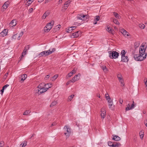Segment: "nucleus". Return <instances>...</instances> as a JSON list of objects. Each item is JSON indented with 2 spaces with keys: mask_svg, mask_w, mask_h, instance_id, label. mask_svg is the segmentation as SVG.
<instances>
[{
  "mask_svg": "<svg viewBox=\"0 0 147 147\" xmlns=\"http://www.w3.org/2000/svg\"><path fill=\"white\" fill-rule=\"evenodd\" d=\"M145 50L144 46L142 45L139 48V54L134 55L135 60L136 61H141L146 58L147 54L145 53Z\"/></svg>",
  "mask_w": 147,
  "mask_h": 147,
  "instance_id": "obj_1",
  "label": "nucleus"
},
{
  "mask_svg": "<svg viewBox=\"0 0 147 147\" xmlns=\"http://www.w3.org/2000/svg\"><path fill=\"white\" fill-rule=\"evenodd\" d=\"M55 51V49L53 48L51 50L49 49L47 51H45L40 53L37 56L38 58H40L42 57H46L49 55L51 54Z\"/></svg>",
  "mask_w": 147,
  "mask_h": 147,
  "instance_id": "obj_2",
  "label": "nucleus"
},
{
  "mask_svg": "<svg viewBox=\"0 0 147 147\" xmlns=\"http://www.w3.org/2000/svg\"><path fill=\"white\" fill-rule=\"evenodd\" d=\"M108 53L109 54V57L111 59H116L118 58L119 55V53L116 51H109Z\"/></svg>",
  "mask_w": 147,
  "mask_h": 147,
  "instance_id": "obj_3",
  "label": "nucleus"
},
{
  "mask_svg": "<svg viewBox=\"0 0 147 147\" xmlns=\"http://www.w3.org/2000/svg\"><path fill=\"white\" fill-rule=\"evenodd\" d=\"M63 130L64 131V134L66 136L67 138L69 137L71 132L70 128L69 127L65 125L63 128Z\"/></svg>",
  "mask_w": 147,
  "mask_h": 147,
  "instance_id": "obj_4",
  "label": "nucleus"
},
{
  "mask_svg": "<svg viewBox=\"0 0 147 147\" xmlns=\"http://www.w3.org/2000/svg\"><path fill=\"white\" fill-rule=\"evenodd\" d=\"M54 24V21H51L50 23L47 24L44 28V30L45 32H49L52 28V26Z\"/></svg>",
  "mask_w": 147,
  "mask_h": 147,
  "instance_id": "obj_5",
  "label": "nucleus"
},
{
  "mask_svg": "<svg viewBox=\"0 0 147 147\" xmlns=\"http://www.w3.org/2000/svg\"><path fill=\"white\" fill-rule=\"evenodd\" d=\"M42 84H41L38 86V88H39L38 89V91L36 92L39 94H41L47 91L46 90L45 87H43L41 86Z\"/></svg>",
  "mask_w": 147,
  "mask_h": 147,
  "instance_id": "obj_6",
  "label": "nucleus"
},
{
  "mask_svg": "<svg viewBox=\"0 0 147 147\" xmlns=\"http://www.w3.org/2000/svg\"><path fill=\"white\" fill-rule=\"evenodd\" d=\"M81 34V32L80 31H77L72 33L71 37L72 38H76L79 36Z\"/></svg>",
  "mask_w": 147,
  "mask_h": 147,
  "instance_id": "obj_7",
  "label": "nucleus"
},
{
  "mask_svg": "<svg viewBox=\"0 0 147 147\" xmlns=\"http://www.w3.org/2000/svg\"><path fill=\"white\" fill-rule=\"evenodd\" d=\"M120 32L122 33L125 37H127L129 35V33L128 32H127L123 28H122L120 29Z\"/></svg>",
  "mask_w": 147,
  "mask_h": 147,
  "instance_id": "obj_8",
  "label": "nucleus"
},
{
  "mask_svg": "<svg viewBox=\"0 0 147 147\" xmlns=\"http://www.w3.org/2000/svg\"><path fill=\"white\" fill-rule=\"evenodd\" d=\"M86 15H84L83 14H78L77 16V18L79 20H84L86 19Z\"/></svg>",
  "mask_w": 147,
  "mask_h": 147,
  "instance_id": "obj_9",
  "label": "nucleus"
},
{
  "mask_svg": "<svg viewBox=\"0 0 147 147\" xmlns=\"http://www.w3.org/2000/svg\"><path fill=\"white\" fill-rule=\"evenodd\" d=\"M8 30L7 29H4L0 33V36L4 37L6 36L8 33Z\"/></svg>",
  "mask_w": 147,
  "mask_h": 147,
  "instance_id": "obj_10",
  "label": "nucleus"
},
{
  "mask_svg": "<svg viewBox=\"0 0 147 147\" xmlns=\"http://www.w3.org/2000/svg\"><path fill=\"white\" fill-rule=\"evenodd\" d=\"M112 136V139L116 141H118L121 140L120 138L118 136L115 135H113Z\"/></svg>",
  "mask_w": 147,
  "mask_h": 147,
  "instance_id": "obj_11",
  "label": "nucleus"
},
{
  "mask_svg": "<svg viewBox=\"0 0 147 147\" xmlns=\"http://www.w3.org/2000/svg\"><path fill=\"white\" fill-rule=\"evenodd\" d=\"M16 19H14L11 21L9 24V26L10 27H13L15 26L16 24Z\"/></svg>",
  "mask_w": 147,
  "mask_h": 147,
  "instance_id": "obj_12",
  "label": "nucleus"
},
{
  "mask_svg": "<svg viewBox=\"0 0 147 147\" xmlns=\"http://www.w3.org/2000/svg\"><path fill=\"white\" fill-rule=\"evenodd\" d=\"M135 107L134 102H132V103L130 105V107H127L126 108V111L129 110L133 109Z\"/></svg>",
  "mask_w": 147,
  "mask_h": 147,
  "instance_id": "obj_13",
  "label": "nucleus"
},
{
  "mask_svg": "<svg viewBox=\"0 0 147 147\" xmlns=\"http://www.w3.org/2000/svg\"><path fill=\"white\" fill-rule=\"evenodd\" d=\"M108 104L109 108L113 110L114 109L115 106L113 105V102H108Z\"/></svg>",
  "mask_w": 147,
  "mask_h": 147,
  "instance_id": "obj_14",
  "label": "nucleus"
},
{
  "mask_svg": "<svg viewBox=\"0 0 147 147\" xmlns=\"http://www.w3.org/2000/svg\"><path fill=\"white\" fill-rule=\"evenodd\" d=\"M79 75V76H80V74L76 75L74 77H73L70 81L72 82H74L78 80L79 79V78H78V77Z\"/></svg>",
  "mask_w": 147,
  "mask_h": 147,
  "instance_id": "obj_15",
  "label": "nucleus"
},
{
  "mask_svg": "<svg viewBox=\"0 0 147 147\" xmlns=\"http://www.w3.org/2000/svg\"><path fill=\"white\" fill-rule=\"evenodd\" d=\"M121 61L123 62H127L128 61V59L126 56L121 57Z\"/></svg>",
  "mask_w": 147,
  "mask_h": 147,
  "instance_id": "obj_16",
  "label": "nucleus"
},
{
  "mask_svg": "<svg viewBox=\"0 0 147 147\" xmlns=\"http://www.w3.org/2000/svg\"><path fill=\"white\" fill-rule=\"evenodd\" d=\"M52 86V84L48 83L45 84V88L46 90V91H47L49 89V88H51Z\"/></svg>",
  "mask_w": 147,
  "mask_h": 147,
  "instance_id": "obj_17",
  "label": "nucleus"
},
{
  "mask_svg": "<svg viewBox=\"0 0 147 147\" xmlns=\"http://www.w3.org/2000/svg\"><path fill=\"white\" fill-rule=\"evenodd\" d=\"M70 3V1L69 0L68 1H67L65 2V4H64V9L65 10H66V9H67V8L69 6Z\"/></svg>",
  "mask_w": 147,
  "mask_h": 147,
  "instance_id": "obj_18",
  "label": "nucleus"
},
{
  "mask_svg": "<svg viewBox=\"0 0 147 147\" xmlns=\"http://www.w3.org/2000/svg\"><path fill=\"white\" fill-rule=\"evenodd\" d=\"M100 20V17L99 16H95L94 18V22H93V24H97V22L98 21Z\"/></svg>",
  "mask_w": 147,
  "mask_h": 147,
  "instance_id": "obj_19",
  "label": "nucleus"
},
{
  "mask_svg": "<svg viewBox=\"0 0 147 147\" xmlns=\"http://www.w3.org/2000/svg\"><path fill=\"white\" fill-rule=\"evenodd\" d=\"M49 15V12L48 11H46L42 16V19H44L46 18Z\"/></svg>",
  "mask_w": 147,
  "mask_h": 147,
  "instance_id": "obj_20",
  "label": "nucleus"
},
{
  "mask_svg": "<svg viewBox=\"0 0 147 147\" xmlns=\"http://www.w3.org/2000/svg\"><path fill=\"white\" fill-rule=\"evenodd\" d=\"M9 3V2L7 1L5 2L4 5L3 6V7L4 9H6L8 7V5Z\"/></svg>",
  "mask_w": 147,
  "mask_h": 147,
  "instance_id": "obj_21",
  "label": "nucleus"
},
{
  "mask_svg": "<svg viewBox=\"0 0 147 147\" xmlns=\"http://www.w3.org/2000/svg\"><path fill=\"white\" fill-rule=\"evenodd\" d=\"M107 31L110 33H111L112 34H113L114 33V31L113 30H112L111 28L109 27H107Z\"/></svg>",
  "mask_w": 147,
  "mask_h": 147,
  "instance_id": "obj_22",
  "label": "nucleus"
},
{
  "mask_svg": "<svg viewBox=\"0 0 147 147\" xmlns=\"http://www.w3.org/2000/svg\"><path fill=\"white\" fill-rule=\"evenodd\" d=\"M27 77V75L26 74H23L21 75V81H24L26 79Z\"/></svg>",
  "mask_w": 147,
  "mask_h": 147,
  "instance_id": "obj_23",
  "label": "nucleus"
},
{
  "mask_svg": "<svg viewBox=\"0 0 147 147\" xmlns=\"http://www.w3.org/2000/svg\"><path fill=\"white\" fill-rule=\"evenodd\" d=\"M106 111L104 109H102V118L104 119L106 115Z\"/></svg>",
  "mask_w": 147,
  "mask_h": 147,
  "instance_id": "obj_24",
  "label": "nucleus"
},
{
  "mask_svg": "<svg viewBox=\"0 0 147 147\" xmlns=\"http://www.w3.org/2000/svg\"><path fill=\"white\" fill-rule=\"evenodd\" d=\"M113 144V147H119L121 145V144L118 142H114Z\"/></svg>",
  "mask_w": 147,
  "mask_h": 147,
  "instance_id": "obj_25",
  "label": "nucleus"
},
{
  "mask_svg": "<svg viewBox=\"0 0 147 147\" xmlns=\"http://www.w3.org/2000/svg\"><path fill=\"white\" fill-rule=\"evenodd\" d=\"M139 135L140 138L142 139L144 136V132L143 130H142L141 131L139 132Z\"/></svg>",
  "mask_w": 147,
  "mask_h": 147,
  "instance_id": "obj_26",
  "label": "nucleus"
},
{
  "mask_svg": "<svg viewBox=\"0 0 147 147\" xmlns=\"http://www.w3.org/2000/svg\"><path fill=\"white\" fill-rule=\"evenodd\" d=\"M105 96L107 100L108 101H109L111 100V98L110 97L109 94L107 93H106L105 95Z\"/></svg>",
  "mask_w": 147,
  "mask_h": 147,
  "instance_id": "obj_27",
  "label": "nucleus"
},
{
  "mask_svg": "<svg viewBox=\"0 0 147 147\" xmlns=\"http://www.w3.org/2000/svg\"><path fill=\"white\" fill-rule=\"evenodd\" d=\"M27 51V49H26L25 48L24 49V51H23V53L22 54V55L21 56V58L20 59V60H21V59H22V57L24 56V55H25L26 54V51Z\"/></svg>",
  "mask_w": 147,
  "mask_h": 147,
  "instance_id": "obj_28",
  "label": "nucleus"
},
{
  "mask_svg": "<svg viewBox=\"0 0 147 147\" xmlns=\"http://www.w3.org/2000/svg\"><path fill=\"white\" fill-rule=\"evenodd\" d=\"M140 45V43L139 42H136L134 44V47L135 49L137 48Z\"/></svg>",
  "mask_w": 147,
  "mask_h": 147,
  "instance_id": "obj_29",
  "label": "nucleus"
},
{
  "mask_svg": "<svg viewBox=\"0 0 147 147\" xmlns=\"http://www.w3.org/2000/svg\"><path fill=\"white\" fill-rule=\"evenodd\" d=\"M27 142L26 141H24L23 142V143H22L20 144V147H23L27 145Z\"/></svg>",
  "mask_w": 147,
  "mask_h": 147,
  "instance_id": "obj_30",
  "label": "nucleus"
},
{
  "mask_svg": "<svg viewBox=\"0 0 147 147\" xmlns=\"http://www.w3.org/2000/svg\"><path fill=\"white\" fill-rule=\"evenodd\" d=\"M113 14L117 19H120V17L117 13L114 12H113Z\"/></svg>",
  "mask_w": 147,
  "mask_h": 147,
  "instance_id": "obj_31",
  "label": "nucleus"
},
{
  "mask_svg": "<svg viewBox=\"0 0 147 147\" xmlns=\"http://www.w3.org/2000/svg\"><path fill=\"white\" fill-rule=\"evenodd\" d=\"M102 69L105 73H107L108 71V69L105 66H102Z\"/></svg>",
  "mask_w": 147,
  "mask_h": 147,
  "instance_id": "obj_32",
  "label": "nucleus"
},
{
  "mask_svg": "<svg viewBox=\"0 0 147 147\" xmlns=\"http://www.w3.org/2000/svg\"><path fill=\"white\" fill-rule=\"evenodd\" d=\"M113 22L117 25H119V23L118 21V20L116 19H114L113 20Z\"/></svg>",
  "mask_w": 147,
  "mask_h": 147,
  "instance_id": "obj_33",
  "label": "nucleus"
},
{
  "mask_svg": "<svg viewBox=\"0 0 147 147\" xmlns=\"http://www.w3.org/2000/svg\"><path fill=\"white\" fill-rule=\"evenodd\" d=\"M117 77L118 78L119 81L123 80L122 78L121 75V74H117Z\"/></svg>",
  "mask_w": 147,
  "mask_h": 147,
  "instance_id": "obj_34",
  "label": "nucleus"
},
{
  "mask_svg": "<svg viewBox=\"0 0 147 147\" xmlns=\"http://www.w3.org/2000/svg\"><path fill=\"white\" fill-rule=\"evenodd\" d=\"M126 53V52L124 50H122L121 52V57L125 56V55Z\"/></svg>",
  "mask_w": 147,
  "mask_h": 147,
  "instance_id": "obj_35",
  "label": "nucleus"
},
{
  "mask_svg": "<svg viewBox=\"0 0 147 147\" xmlns=\"http://www.w3.org/2000/svg\"><path fill=\"white\" fill-rule=\"evenodd\" d=\"M113 143H113V142L109 141L108 142V144L109 146L113 147V145L114 144Z\"/></svg>",
  "mask_w": 147,
  "mask_h": 147,
  "instance_id": "obj_36",
  "label": "nucleus"
},
{
  "mask_svg": "<svg viewBox=\"0 0 147 147\" xmlns=\"http://www.w3.org/2000/svg\"><path fill=\"white\" fill-rule=\"evenodd\" d=\"M57 103V102H52V103L50 105V107H52L55 105Z\"/></svg>",
  "mask_w": 147,
  "mask_h": 147,
  "instance_id": "obj_37",
  "label": "nucleus"
},
{
  "mask_svg": "<svg viewBox=\"0 0 147 147\" xmlns=\"http://www.w3.org/2000/svg\"><path fill=\"white\" fill-rule=\"evenodd\" d=\"M72 31V29H71V27H69L68 28L66 29V32H67L69 33L71 32Z\"/></svg>",
  "mask_w": 147,
  "mask_h": 147,
  "instance_id": "obj_38",
  "label": "nucleus"
},
{
  "mask_svg": "<svg viewBox=\"0 0 147 147\" xmlns=\"http://www.w3.org/2000/svg\"><path fill=\"white\" fill-rule=\"evenodd\" d=\"M60 28V25H59L56 26L54 29H56V31H57L58 30H59Z\"/></svg>",
  "mask_w": 147,
  "mask_h": 147,
  "instance_id": "obj_39",
  "label": "nucleus"
},
{
  "mask_svg": "<svg viewBox=\"0 0 147 147\" xmlns=\"http://www.w3.org/2000/svg\"><path fill=\"white\" fill-rule=\"evenodd\" d=\"M30 113V111H26L24 113L23 115H27Z\"/></svg>",
  "mask_w": 147,
  "mask_h": 147,
  "instance_id": "obj_40",
  "label": "nucleus"
},
{
  "mask_svg": "<svg viewBox=\"0 0 147 147\" xmlns=\"http://www.w3.org/2000/svg\"><path fill=\"white\" fill-rule=\"evenodd\" d=\"M74 96V95H72L68 97V99L69 100L71 101Z\"/></svg>",
  "mask_w": 147,
  "mask_h": 147,
  "instance_id": "obj_41",
  "label": "nucleus"
},
{
  "mask_svg": "<svg viewBox=\"0 0 147 147\" xmlns=\"http://www.w3.org/2000/svg\"><path fill=\"white\" fill-rule=\"evenodd\" d=\"M34 0H28L27 2L28 3L27 5H29L32 3Z\"/></svg>",
  "mask_w": 147,
  "mask_h": 147,
  "instance_id": "obj_42",
  "label": "nucleus"
},
{
  "mask_svg": "<svg viewBox=\"0 0 147 147\" xmlns=\"http://www.w3.org/2000/svg\"><path fill=\"white\" fill-rule=\"evenodd\" d=\"M119 81L121 83V86H124V83L123 80H122Z\"/></svg>",
  "mask_w": 147,
  "mask_h": 147,
  "instance_id": "obj_43",
  "label": "nucleus"
},
{
  "mask_svg": "<svg viewBox=\"0 0 147 147\" xmlns=\"http://www.w3.org/2000/svg\"><path fill=\"white\" fill-rule=\"evenodd\" d=\"M140 27L142 28V29H144L145 27V25L143 24H140L139 25Z\"/></svg>",
  "mask_w": 147,
  "mask_h": 147,
  "instance_id": "obj_44",
  "label": "nucleus"
},
{
  "mask_svg": "<svg viewBox=\"0 0 147 147\" xmlns=\"http://www.w3.org/2000/svg\"><path fill=\"white\" fill-rule=\"evenodd\" d=\"M58 77V75H55L53 76L52 77L53 79H54V80H55Z\"/></svg>",
  "mask_w": 147,
  "mask_h": 147,
  "instance_id": "obj_45",
  "label": "nucleus"
},
{
  "mask_svg": "<svg viewBox=\"0 0 147 147\" xmlns=\"http://www.w3.org/2000/svg\"><path fill=\"white\" fill-rule=\"evenodd\" d=\"M9 85L8 84H6L3 87V89H4V90L6 89L7 87L9 86Z\"/></svg>",
  "mask_w": 147,
  "mask_h": 147,
  "instance_id": "obj_46",
  "label": "nucleus"
},
{
  "mask_svg": "<svg viewBox=\"0 0 147 147\" xmlns=\"http://www.w3.org/2000/svg\"><path fill=\"white\" fill-rule=\"evenodd\" d=\"M24 34V32L23 31H22L20 34V35L19 36V37H20V36H22Z\"/></svg>",
  "mask_w": 147,
  "mask_h": 147,
  "instance_id": "obj_47",
  "label": "nucleus"
},
{
  "mask_svg": "<svg viewBox=\"0 0 147 147\" xmlns=\"http://www.w3.org/2000/svg\"><path fill=\"white\" fill-rule=\"evenodd\" d=\"M71 72L72 74H73L76 73V70L74 69Z\"/></svg>",
  "mask_w": 147,
  "mask_h": 147,
  "instance_id": "obj_48",
  "label": "nucleus"
},
{
  "mask_svg": "<svg viewBox=\"0 0 147 147\" xmlns=\"http://www.w3.org/2000/svg\"><path fill=\"white\" fill-rule=\"evenodd\" d=\"M4 145V142L3 141H1L0 142V146H3Z\"/></svg>",
  "mask_w": 147,
  "mask_h": 147,
  "instance_id": "obj_49",
  "label": "nucleus"
},
{
  "mask_svg": "<svg viewBox=\"0 0 147 147\" xmlns=\"http://www.w3.org/2000/svg\"><path fill=\"white\" fill-rule=\"evenodd\" d=\"M70 27L71 28V29H72V31L74 30L75 29H76V27L74 26H72Z\"/></svg>",
  "mask_w": 147,
  "mask_h": 147,
  "instance_id": "obj_50",
  "label": "nucleus"
},
{
  "mask_svg": "<svg viewBox=\"0 0 147 147\" xmlns=\"http://www.w3.org/2000/svg\"><path fill=\"white\" fill-rule=\"evenodd\" d=\"M4 89H3V88H2V89H1V94H2L3 92H4Z\"/></svg>",
  "mask_w": 147,
  "mask_h": 147,
  "instance_id": "obj_51",
  "label": "nucleus"
},
{
  "mask_svg": "<svg viewBox=\"0 0 147 147\" xmlns=\"http://www.w3.org/2000/svg\"><path fill=\"white\" fill-rule=\"evenodd\" d=\"M49 75H47L46 76V77L45 78V79L46 80H47V79H48V78H49Z\"/></svg>",
  "mask_w": 147,
  "mask_h": 147,
  "instance_id": "obj_52",
  "label": "nucleus"
},
{
  "mask_svg": "<svg viewBox=\"0 0 147 147\" xmlns=\"http://www.w3.org/2000/svg\"><path fill=\"white\" fill-rule=\"evenodd\" d=\"M144 123L145 124L146 126L147 127V119L144 121Z\"/></svg>",
  "mask_w": 147,
  "mask_h": 147,
  "instance_id": "obj_53",
  "label": "nucleus"
},
{
  "mask_svg": "<svg viewBox=\"0 0 147 147\" xmlns=\"http://www.w3.org/2000/svg\"><path fill=\"white\" fill-rule=\"evenodd\" d=\"M27 50H28L29 49V45H27V46L25 47V48Z\"/></svg>",
  "mask_w": 147,
  "mask_h": 147,
  "instance_id": "obj_54",
  "label": "nucleus"
},
{
  "mask_svg": "<svg viewBox=\"0 0 147 147\" xmlns=\"http://www.w3.org/2000/svg\"><path fill=\"white\" fill-rule=\"evenodd\" d=\"M68 75L70 77L72 76V75H73L71 73V72H70L68 74Z\"/></svg>",
  "mask_w": 147,
  "mask_h": 147,
  "instance_id": "obj_55",
  "label": "nucleus"
},
{
  "mask_svg": "<svg viewBox=\"0 0 147 147\" xmlns=\"http://www.w3.org/2000/svg\"><path fill=\"white\" fill-rule=\"evenodd\" d=\"M32 11H33V8H31L29 9V11L30 13Z\"/></svg>",
  "mask_w": 147,
  "mask_h": 147,
  "instance_id": "obj_56",
  "label": "nucleus"
},
{
  "mask_svg": "<svg viewBox=\"0 0 147 147\" xmlns=\"http://www.w3.org/2000/svg\"><path fill=\"white\" fill-rule=\"evenodd\" d=\"M145 85L147 88V80H146L145 83Z\"/></svg>",
  "mask_w": 147,
  "mask_h": 147,
  "instance_id": "obj_57",
  "label": "nucleus"
},
{
  "mask_svg": "<svg viewBox=\"0 0 147 147\" xmlns=\"http://www.w3.org/2000/svg\"><path fill=\"white\" fill-rule=\"evenodd\" d=\"M62 0H59V4L61 3H62Z\"/></svg>",
  "mask_w": 147,
  "mask_h": 147,
  "instance_id": "obj_58",
  "label": "nucleus"
},
{
  "mask_svg": "<svg viewBox=\"0 0 147 147\" xmlns=\"http://www.w3.org/2000/svg\"><path fill=\"white\" fill-rule=\"evenodd\" d=\"M56 125V123H53L51 124V126L55 125Z\"/></svg>",
  "mask_w": 147,
  "mask_h": 147,
  "instance_id": "obj_59",
  "label": "nucleus"
},
{
  "mask_svg": "<svg viewBox=\"0 0 147 147\" xmlns=\"http://www.w3.org/2000/svg\"><path fill=\"white\" fill-rule=\"evenodd\" d=\"M48 2H49V1L48 0H45V3H47Z\"/></svg>",
  "mask_w": 147,
  "mask_h": 147,
  "instance_id": "obj_60",
  "label": "nucleus"
},
{
  "mask_svg": "<svg viewBox=\"0 0 147 147\" xmlns=\"http://www.w3.org/2000/svg\"><path fill=\"white\" fill-rule=\"evenodd\" d=\"M70 82H71V81H69V82H68L67 83H66V84H67V85H68L69 84V83H70Z\"/></svg>",
  "mask_w": 147,
  "mask_h": 147,
  "instance_id": "obj_61",
  "label": "nucleus"
},
{
  "mask_svg": "<svg viewBox=\"0 0 147 147\" xmlns=\"http://www.w3.org/2000/svg\"><path fill=\"white\" fill-rule=\"evenodd\" d=\"M127 107H130V103H129L128 104V105H127Z\"/></svg>",
  "mask_w": 147,
  "mask_h": 147,
  "instance_id": "obj_62",
  "label": "nucleus"
},
{
  "mask_svg": "<svg viewBox=\"0 0 147 147\" xmlns=\"http://www.w3.org/2000/svg\"><path fill=\"white\" fill-rule=\"evenodd\" d=\"M146 80H147V79L146 78H145L144 80V82L145 83V82L146 81Z\"/></svg>",
  "mask_w": 147,
  "mask_h": 147,
  "instance_id": "obj_63",
  "label": "nucleus"
},
{
  "mask_svg": "<svg viewBox=\"0 0 147 147\" xmlns=\"http://www.w3.org/2000/svg\"><path fill=\"white\" fill-rule=\"evenodd\" d=\"M44 0H38L39 2H42Z\"/></svg>",
  "mask_w": 147,
  "mask_h": 147,
  "instance_id": "obj_64",
  "label": "nucleus"
}]
</instances>
